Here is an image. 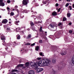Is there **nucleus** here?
I'll return each instance as SVG.
<instances>
[{"label": "nucleus", "instance_id": "f257e3e1", "mask_svg": "<svg viewBox=\"0 0 74 74\" xmlns=\"http://www.w3.org/2000/svg\"><path fill=\"white\" fill-rule=\"evenodd\" d=\"M51 64V61L47 60H42L38 62L39 66H47Z\"/></svg>", "mask_w": 74, "mask_h": 74}, {"label": "nucleus", "instance_id": "f03ea898", "mask_svg": "<svg viewBox=\"0 0 74 74\" xmlns=\"http://www.w3.org/2000/svg\"><path fill=\"white\" fill-rule=\"evenodd\" d=\"M30 64L31 67H33L35 70H36L37 69L36 72L38 73H39L41 72V71H42L43 70V69L41 68L38 69L37 66L38 65V62H36L34 63V64H33V62H31Z\"/></svg>", "mask_w": 74, "mask_h": 74}, {"label": "nucleus", "instance_id": "7ed1b4c3", "mask_svg": "<svg viewBox=\"0 0 74 74\" xmlns=\"http://www.w3.org/2000/svg\"><path fill=\"white\" fill-rule=\"evenodd\" d=\"M28 2H29V0H23L22 2L23 5H27Z\"/></svg>", "mask_w": 74, "mask_h": 74}, {"label": "nucleus", "instance_id": "20e7f679", "mask_svg": "<svg viewBox=\"0 0 74 74\" xmlns=\"http://www.w3.org/2000/svg\"><path fill=\"white\" fill-rule=\"evenodd\" d=\"M62 31L60 30L58 32V34L57 35V36L56 37L57 38H59V36H60V35H62Z\"/></svg>", "mask_w": 74, "mask_h": 74}, {"label": "nucleus", "instance_id": "39448f33", "mask_svg": "<svg viewBox=\"0 0 74 74\" xmlns=\"http://www.w3.org/2000/svg\"><path fill=\"white\" fill-rule=\"evenodd\" d=\"M66 53H67V52L65 50L63 51H62L60 53V54L62 55H65L66 54Z\"/></svg>", "mask_w": 74, "mask_h": 74}, {"label": "nucleus", "instance_id": "423d86ee", "mask_svg": "<svg viewBox=\"0 0 74 74\" xmlns=\"http://www.w3.org/2000/svg\"><path fill=\"white\" fill-rule=\"evenodd\" d=\"M7 22H8V21L6 19H4L2 21V23L3 24H6Z\"/></svg>", "mask_w": 74, "mask_h": 74}, {"label": "nucleus", "instance_id": "0eeeda50", "mask_svg": "<svg viewBox=\"0 0 74 74\" xmlns=\"http://www.w3.org/2000/svg\"><path fill=\"white\" fill-rule=\"evenodd\" d=\"M72 63L71 64L72 66H74V56H73L72 58Z\"/></svg>", "mask_w": 74, "mask_h": 74}, {"label": "nucleus", "instance_id": "6e6552de", "mask_svg": "<svg viewBox=\"0 0 74 74\" xmlns=\"http://www.w3.org/2000/svg\"><path fill=\"white\" fill-rule=\"evenodd\" d=\"M34 71L33 70H31L29 71V74H34Z\"/></svg>", "mask_w": 74, "mask_h": 74}, {"label": "nucleus", "instance_id": "1a4fd4ad", "mask_svg": "<svg viewBox=\"0 0 74 74\" xmlns=\"http://www.w3.org/2000/svg\"><path fill=\"white\" fill-rule=\"evenodd\" d=\"M31 37H32V35L31 34H29L28 36H27L26 37L27 39H30V38H31Z\"/></svg>", "mask_w": 74, "mask_h": 74}, {"label": "nucleus", "instance_id": "9d476101", "mask_svg": "<svg viewBox=\"0 0 74 74\" xmlns=\"http://www.w3.org/2000/svg\"><path fill=\"white\" fill-rule=\"evenodd\" d=\"M56 60L55 59H53L52 60V63L53 64H55V63H56Z\"/></svg>", "mask_w": 74, "mask_h": 74}, {"label": "nucleus", "instance_id": "9b49d317", "mask_svg": "<svg viewBox=\"0 0 74 74\" xmlns=\"http://www.w3.org/2000/svg\"><path fill=\"white\" fill-rule=\"evenodd\" d=\"M25 66H26V67H29V62H26L25 64Z\"/></svg>", "mask_w": 74, "mask_h": 74}, {"label": "nucleus", "instance_id": "f8f14e48", "mask_svg": "<svg viewBox=\"0 0 74 74\" xmlns=\"http://www.w3.org/2000/svg\"><path fill=\"white\" fill-rule=\"evenodd\" d=\"M19 21H15L14 22V23H15V25H17L18 26V25H19V24H18V23H19Z\"/></svg>", "mask_w": 74, "mask_h": 74}, {"label": "nucleus", "instance_id": "ddd939ff", "mask_svg": "<svg viewBox=\"0 0 74 74\" xmlns=\"http://www.w3.org/2000/svg\"><path fill=\"white\" fill-rule=\"evenodd\" d=\"M18 40H20L21 39V36L19 34H18L16 36Z\"/></svg>", "mask_w": 74, "mask_h": 74}, {"label": "nucleus", "instance_id": "4468645a", "mask_svg": "<svg viewBox=\"0 0 74 74\" xmlns=\"http://www.w3.org/2000/svg\"><path fill=\"white\" fill-rule=\"evenodd\" d=\"M51 27V28H53L55 27V25H52L51 24L48 27V29H49V27Z\"/></svg>", "mask_w": 74, "mask_h": 74}, {"label": "nucleus", "instance_id": "2eb2a0df", "mask_svg": "<svg viewBox=\"0 0 74 74\" xmlns=\"http://www.w3.org/2000/svg\"><path fill=\"white\" fill-rule=\"evenodd\" d=\"M52 14L53 16H56L57 15V13L56 12H53Z\"/></svg>", "mask_w": 74, "mask_h": 74}, {"label": "nucleus", "instance_id": "dca6fc26", "mask_svg": "<svg viewBox=\"0 0 74 74\" xmlns=\"http://www.w3.org/2000/svg\"><path fill=\"white\" fill-rule=\"evenodd\" d=\"M1 39L2 40H3V41H5L6 39L5 38V37L3 36H1Z\"/></svg>", "mask_w": 74, "mask_h": 74}, {"label": "nucleus", "instance_id": "f3484780", "mask_svg": "<svg viewBox=\"0 0 74 74\" xmlns=\"http://www.w3.org/2000/svg\"><path fill=\"white\" fill-rule=\"evenodd\" d=\"M6 30H7L6 31V32H7V33H8V32H10V31L11 30V29H10V27H7Z\"/></svg>", "mask_w": 74, "mask_h": 74}, {"label": "nucleus", "instance_id": "a211bd4d", "mask_svg": "<svg viewBox=\"0 0 74 74\" xmlns=\"http://www.w3.org/2000/svg\"><path fill=\"white\" fill-rule=\"evenodd\" d=\"M3 43L2 44L3 45H4V46H5L6 47L7 46H6V43L5 42V40H3Z\"/></svg>", "mask_w": 74, "mask_h": 74}, {"label": "nucleus", "instance_id": "6ab92c4d", "mask_svg": "<svg viewBox=\"0 0 74 74\" xmlns=\"http://www.w3.org/2000/svg\"><path fill=\"white\" fill-rule=\"evenodd\" d=\"M47 32H44L43 31L42 32V33L43 35H45V36H47Z\"/></svg>", "mask_w": 74, "mask_h": 74}, {"label": "nucleus", "instance_id": "aec40b11", "mask_svg": "<svg viewBox=\"0 0 74 74\" xmlns=\"http://www.w3.org/2000/svg\"><path fill=\"white\" fill-rule=\"evenodd\" d=\"M39 49V47L38 46H36L35 47V50L37 51H38V49Z\"/></svg>", "mask_w": 74, "mask_h": 74}, {"label": "nucleus", "instance_id": "412c9836", "mask_svg": "<svg viewBox=\"0 0 74 74\" xmlns=\"http://www.w3.org/2000/svg\"><path fill=\"white\" fill-rule=\"evenodd\" d=\"M0 5H1V6H4L5 4L4 3L1 2L0 3Z\"/></svg>", "mask_w": 74, "mask_h": 74}, {"label": "nucleus", "instance_id": "4be33fe9", "mask_svg": "<svg viewBox=\"0 0 74 74\" xmlns=\"http://www.w3.org/2000/svg\"><path fill=\"white\" fill-rule=\"evenodd\" d=\"M48 1H42V3L44 4H47V2Z\"/></svg>", "mask_w": 74, "mask_h": 74}, {"label": "nucleus", "instance_id": "5701e85b", "mask_svg": "<svg viewBox=\"0 0 74 74\" xmlns=\"http://www.w3.org/2000/svg\"><path fill=\"white\" fill-rule=\"evenodd\" d=\"M67 17L69 18V17H70V16H71V14H70V13H69L67 14Z\"/></svg>", "mask_w": 74, "mask_h": 74}, {"label": "nucleus", "instance_id": "b1692460", "mask_svg": "<svg viewBox=\"0 0 74 74\" xmlns=\"http://www.w3.org/2000/svg\"><path fill=\"white\" fill-rule=\"evenodd\" d=\"M40 53V56H44V55H43V54H42L43 53L42 52H40L39 53Z\"/></svg>", "mask_w": 74, "mask_h": 74}, {"label": "nucleus", "instance_id": "393cba45", "mask_svg": "<svg viewBox=\"0 0 74 74\" xmlns=\"http://www.w3.org/2000/svg\"><path fill=\"white\" fill-rule=\"evenodd\" d=\"M30 24L31 26H34V23H33V22H30Z\"/></svg>", "mask_w": 74, "mask_h": 74}, {"label": "nucleus", "instance_id": "a878e982", "mask_svg": "<svg viewBox=\"0 0 74 74\" xmlns=\"http://www.w3.org/2000/svg\"><path fill=\"white\" fill-rule=\"evenodd\" d=\"M39 18L40 20H41V19H42V16H41V15H40L39 16Z\"/></svg>", "mask_w": 74, "mask_h": 74}, {"label": "nucleus", "instance_id": "bb28decb", "mask_svg": "<svg viewBox=\"0 0 74 74\" xmlns=\"http://www.w3.org/2000/svg\"><path fill=\"white\" fill-rule=\"evenodd\" d=\"M18 71L16 69H13L12 71V72H17Z\"/></svg>", "mask_w": 74, "mask_h": 74}, {"label": "nucleus", "instance_id": "cd10ccee", "mask_svg": "<svg viewBox=\"0 0 74 74\" xmlns=\"http://www.w3.org/2000/svg\"><path fill=\"white\" fill-rule=\"evenodd\" d=\"M43 42V41H42V40H39V43L40 44H42Z\"/></svg>", "mask_w": 74, "mask_h": 74}, {"label": "nucleus", "instance_id": "c85d7f7f", "mask_svg": "<svg viewBox=\"0 0 74 74\" xmlns=\"http://www.w3.org/2000/svg\"><path fill=\"white\" fill-rule=\"evenodd\" d=\"M34 5H35V6H36V7H37V6H38V3H34Z\"/></svg>", "mask_w": 74, "mask_h": 74}, {"label": "nucleus", "instance_id": "c756f323", "mask_svg": "<svg viewBox=\"0 0 74 74\" xmlns=\"http://www.w3.org/2000/svg\"><path fill=\"white\" fill-rule=\"evenodd\" d=\"M67 20V19L66 17H64L63 19V21H66Z\"/></svg>", "mask_w": 74, "mask_h": 74}, {"label": "nucleus", "instance_id": "7c9ffc66", "mask_svg": "<svg viewBox=\"0 0 74 74\" xmlns=\"http://www.w3.org/2000/svg\"><path fill=\"white\" fill-rule=\"evenodd\" d=\"M15 8V10H16V11L18 13H19V10H18V9H17V8Z\"/></svg>", "mask_w": 74, "mask_h": 74}, {"label": "nucleus", "instance_id": "2f4dec72", "mask_svg": "<svg viewBox=\"0 0 74 74\" xmlns=\"http://www.w3.org/2000/svg\"><path fill=\"white\" fill-rule=\"evenodd\" d=\"M14 15V13L13 12H11L10 13V15H12V16H13Z\"/></svg>", "mask_w": 74, "mask_h": 74}, {"label": "nucleus", "instance_id": "473e14b6", "mask_svg": "<svg viewBox=\"0 0 74 74\" xmlns=\"http://www.w3.org/2000/svg\"><path fill=\"white\" fill-rule=\"evenodd\" d=\"M42 27H41L40 28V31L41 32H42Z\"/></svg>", "mask_w": 74, "mask_h": 74}, {"label": "nucleus", "instance_id": "72a5a7b5", "mask_svg": "<svg viewBox=\"0 0 74 74\" xmlns=\"http://www.w3.org/2000/svg\"><path fill=\"white\" fill-rule=\"evenodd\" d=\"M69 3H67L66 4V5H65V7H67L68 6H69Z\"/></svg>", "mask_w": 74, "mask_h": 74}, {"label": "nucleus", "instance_id": "f704fd0d", "mask_svg": "<svg viewBox=\"0 0 74 74\" xmlns=\"http://www.w3.org/2000/svg\"><path fill=\"white\" fill-rule=\"evenodd\" d=\"M36 59L37 60H41V58H38Z\"/></svg>", "mask_w": 74, "mask_h": 74}, {"label": "nucleus", "instance_id": "c9c22d12", "mask_svg": "<svg viewBox=\"0 0 74 74\" xmlns=\"http://www.w3.org/2000/svg\"><path fill=\"white\" fill-rule=\"evenodd\" d=\"M20 11L22 12H24V10L23 9H21Z\"/></svg>", "mask_w": 74, "mask_h": 74}, {"label": "nucleus", "instance_id": "e433bc0d", "mask_svg": "<svg viewBox=\"0 0 74 74\" xmlns=\"http://www.w3.org/2000/svg\"><path fill=\"white\" fill-rule=\"evenodd\" d=\"M62 25V23H58V26H61Z\"/></svg>", "mask_w": 74, "mask_h": 74}, {"label": "nucleus", "instance_id": "4c0bfd02", "mask_svg": "<svg viewBox=\"0 0 74 74\" xmlns=\"http://www.w3.org/2000/svg\"><path fill=\"white\" fill-rule=\"evenodd\" d=\"M20 67H23L24 64H19Z\"/></svg>", "mask_w": 74, "mask_h": 74}, {"label": "nucleus", "instance_id": "58836bf2", "mask_svg": "<svg viewBox=\"0 0 74 74\" xmlns=\"http://www.w3.org/2000/svg\"><path fill=\"white\" fill-rule=\"evenodd\" d=\"M69 8H70V10H72V6H69Z\"/></svg>", "mask_w": 74, "mask_h": 74}, {"label": "nucleus", "instance_id": "ea45409f", "mask_svg": "<svg viewBox=\"0 0 74 74\" xmlns=\"http://www.w3.org/2000/svg\"><path fill=\"white\" fill-rule=\"evenodd\" d=\"M24 12H25V13H27V10H24Z\"/></svg>", "mask_w": 74, "mask_h": 74}, {"label": "nucleus", "instance_id": "a19ab883", "mask_svg": "<svg viewBox=\"0 0 74 74\" xmlns=\"http://www.w3.org/2000/svg\"><path fill=\"white\" fill-rule=\"evenodd\" d=\"M19 67H20V65L19 64H18L16 67V68H18Z\"/></svg>", "mask_w": 74, "mask_h": 74}, {"label": "nucleus", "instance_id": "79ce46f5", "mask_svg": "<svg viewBox=\"0 0 74 74\" xmlns=\"http://www.w3.org/2000/svg\"><path fill=\"white\" fill-rule=\"evenodd\" d=\"M73 31L71 30H70L69 31V33H72Z\"/></svg>", "mask_w": 74, "mask_h": 74}, {"label": "nucleus", "instance_id": "37998d69", "mask_svg": "<svg viewBox=\"0 0 74 74\" xmlns=\"http://www.w3.org/2000/svg\"><path fill=\"white\" fill-rule=\"evenodd\" d=\"M25 45H30V43H26L25 44Z\"/></svg>", "mask_w": 74, "mask_h": 74}, {"label": "nucleus", "instance_id": "c03bdc74", "mask_svg": "<svg viewBox=\"0 0 74 74\" xmlns=\"http://www.w3.org/2000/svg\"><path fill=\"white\" fill-rule=\"evenodd\" d=\"M60 9L61 8H59V9L58 10V12H60Z\"/></svg>", "mask_w": 74, "mask_h": 74}, {"label": "nucleus", "instance_id": "a18cd8bd", "mask_svg": "<svg viewBox=\"0 0 74 74\" xmlns=\"http://www.w3.org/2000/svg\"><path fill=\"white\" fill-rule=\"evenodd\" d=\"M7 2L8 3H11V1L10 0H8Z\"/></svg>", "mask_w": 74, "mask_h": 74}, {"label": "nucleus", "instance_id": "49530a36", "mask_svg": "<svg viewBox=\"0 0 74 74\" xmlns=\"http://www.w3.org/2000/svg\"><path fill=\"white\" fill-rule=\"evenodd\" d=\"M42 21H38V23H42Z\"/></svg>", "mask_w": 74, "mask_h": 74}, {"label": "nucleus", "instance_id": "de8ad7c7", "mask_svg": "<svg viewBox=\"0 0 74 74\" xmlns=\"http://www.w3.org/2000/svg\"><path fill=\"white\" fill-rule=\"evenodd\" d=\"M35 45V43H33L31 45V46H34Z\"/></svg>", "mask_w": 74, "mask_h": 74}, {"label": "nucleus", "instance_id": "09e8293b", "mask_svg": "<svg viewBox=\"0 0 74 74\" xmlns=\"http://www.w3.org/2000/svg\"><path fill=\"white\" fill-rule=\"evenodd\" d=\"M21 33H22V34H24V32L23 31H21Z\"/></svg>", "mask_w": 74, "mask_h": 74}, {"label": "nucleus", "instance_id": "8fccbe9b", "mask_svg": "<svg viewBox=\"0 0 74 74\" xmlns=\"http://www.w3.org/2000/svg\"><path fill=\"white\" fill-rule=\"evenodd\" d=\"M59 5V4L58 3H57L56 4V7H58V6Z\"/></svg>", "mask_w": 74, "mask_h": 74}, {"label": "nucleus", "instance_id": "3c124183", "mask_svg": "<svg viewBox=\"0 0 74 74\" xmlns=\"http://www.w3.org/2000/svg\"><path fill=\"white\" fill-rule=\"evenodd\" d=\"M34 23L35 24H38V22L35 21Z\"/></svg>", "mask_w": 74, "mask_h": 74}, {"label": "nucleus", "instance_id": "603ef678", "mask_svg": "<svg viewBox=\"0 0 74 74\" xmlns=\"http://www.w3.org/2000/svg\"><path fill=\"white\" fill-rule=\"evenodd\" d=\"M72 23H69V25H71Z\"/></svg>", "mask_w": 74, "mask_h": 74}, {"label": "nucleus", "instance_id": "864d4df0", "mask_svg": "<svg viewBox=\"0 0 74 74\" xmlns=\"http://www.w3.org/2000/svg\"><path fill=\"white\" fill-rule=\"evenodd\" d=\"M60 64H61V66H63V62H61L60 63Z\"/></svg>", "mask_w": 74, "mask_h": 74}, {"label": "nucleus", "instance_id": "5fc2aeb1", "mask_svg": "<svg viewBox=\"0 0 74 74\" xmlns=\"http://www.w3.org/2000/svg\"><path fill=\"white\" fill-rule=\"evenodd\" d=\"M58 70H60L61 69V68H60V67H58Z\"/></svg>", "mask_w": 74, "mask_h": 74}, {"label": "nucleus", "instance_id": "6e6d98bb", "mask_svg": "<svg viewBox=\"0 0 74 74\" xmlns=\"http://www.w3.org/2000/svg\"><path fill=\"white\" fill-rule=\"evenodd\" d=\"M55 51V49H53V50H52V51L53 52H54Z\"/></svg>", "mask_w": 74, "mask_h": 74}, {"label": "nucleus", "instance_id": "4d7b16f0", "mask_svg": "<svg viewBox=\"0 0 74 74\" xmlns=\"http://www.w3.org/2000/svg\"><path fill=\"white\" fill-rule=\"evenodd\" d=\"M18 16H19V14H18L16 16V17H17Z\"/></svg>", "mask_w": 74, "mask_h": 74}, {"label": "nucleus", "instance_id": "13d9d810", "mask_svg": "<svg viewBox=\"0 0 74 74\" xmlns=\"http://www.w3.org/2000/svg\"><path fill=\"white\" fill-rule=\"evenodd\" d=\"M5 50H7V49H8V47H6L5 48Z\"/></svg>", "mask_w": 74, "mask_h": 74}, {"label": "nucleus", "instance_id": "bf43d9fd", "mask_svg": "<svg viewBox=\"0 0 74 74\" xmlns=\"http://www.w3.org/2000/svg\"><path fill=\"white\" fill-rule=\"evenodd\" d=\"M18 8V6L16 5L15 7V8Z\"/></svg>", "mask_w": 74, "mask_h": 74}, {"label": "nucleus", "instance_id": "052dcab7", "mask_svg": "<svg viewBox=\"0 0 74 74\" xmlns=\"http://www.w3.org/2000/svg\"><path fill=\"white\" fill-rule=\"evenodd\" d=\"M31 12H33V11L32 10V8H31Z\"/></svg>", "mask_w": 74, "mask_h": 74}, {"label": "nucleus", "instance_id": "680f3d73", "mask_svg": "<svg viewBox=\"0 0 74 74\" xmlns=\"http://www.w3.org/2000/svg\"><path fill=\"white\" fill-rule=\"evenodd\" d=\"M72 7H73V8H74V4L72 5Z\"/></svg>", "mask_w": 74, "mask_h": 74}, {"label": "nucleus", "instance_id": "e2e57ef3", "mask_svg": "<svg viewBox=\"0 0 74 74\" xmlns=\"http://www.w3.org/2000/svg\"><path fill=\"white\" fill-rule=\"evenodd\" d=\"M7 46H8V47H10V45H9V44L8 43L7 44Z\"/></svg>", "mask_w": 74, "mask_h": 74}, {"label": "nucleus", "instance_id": "0e129e2a", "mask_svg": "<svg viewBox=\"0 0 74 74\" xmlns=\"http://www.w3.org/2000/svg\"><path fill=\"white\" fill-rule=\"evenodd\" d=\"M2 25V23H0V26H1Z\"/></svg>", "mask_w": 74, "mask_h": 74}, {"label": "nucleus", "instance_id": "69168bd1", "mask_svg": "<svg viewBox=\"0 0 74 74\" xmlns=\"http://www.w3.org/2000/svg\"><path fill=\"white\" fill-rule=\"evenodd\" d=\"M10 74H16V73H12Z\"/></svg>", "mask_w": 74, "mask_h": 74}, {"label": "nucleus", "instance_id": "338daca9", "mask_svg": "<svg viewBox=\"0 0 74 74\" xmlns=\"http://www.w3.org/2000/svg\"><path fill=\"white\" fill-rule=\"evenodd\" d=\"M9 9H10V8H9V7H8L7 8V10H9Z\"/></svg>", "mask_w": 74, "mask_h": 74}, {"label": "nucleus", "instance_id": "774afa93", "mask_svg": "<svg viewBox=\"0 0 74 74\" xmlns=\"http://www.w3.org/2000/svg\"><path fill=\"white\" fill-rule=\"evenodd\" d=\"M3 1V0H0V2H2Z\"/></svg>", "mask_w": 74, "mask_h": 74}]
</instances>
